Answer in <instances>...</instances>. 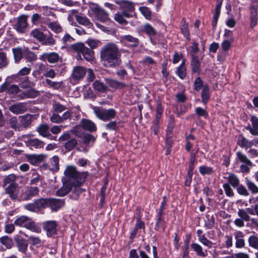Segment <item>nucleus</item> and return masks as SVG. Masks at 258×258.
I'll return each mask as SVG.
<instances>
[{
    "mask_svg": "<svg viewBox=\"0 0 258 258\" xmlns=\"http://www.w3.org/2000/svg\"><path fill=\"white\" fill-rule=\"evenodd\" d=\"M120 54L114 43H109L100 50V57L103 65L106 67H115L120 63Z\"/></svg>",
    "mask_w": 258,
    "mask_h": 258,
    "instance_id": "f257e3e1",
    "label": "nucleus"
},
{
    "mask_svg": "<svg viewBox=\"0 0 258 258\" xmlns=\"http://www.w3.org/2000/svg\"><path fill=\"white\" fill-rule=\"evenodd\" d=\"M64 174L69 180L72 181V189L71 190L76 194L79 195L82 192L80 186L84 180V175L78 172L76 168L73 166L67 167Z\"/></svg>",
    "mask_w": 258,
    "mask_h": 258,
    "instance_id": "f03ea898",
    "label": "nucleus"
},
{
    "mask_svg": "<svg viewBox=\"0 0 258 258\" xmlns=\"http://www.w3.org/2000/svg\"><path fill=\"white\" fill-rule=\"evenodd\" d=\"M94 112L99 119L104 121L114 118L116 115V111L113 108L106 109L101 107H95Z\"/></svg>",
    "mask_w": 258,
    "mask_h": 258,
    "instance_id": "7ed1b4c3",
    "label": "nucleus"
},
{
    "mask_svg": "<svg viewBox=\"0 0 258 258\" xmlns=\"http://www.w3.org/2000/svg\"><path fill=\"white\" fill-rule=\"evenodd\" d=\"M31 35L41 42L43 44L52 45L54 43V40L51 36H47L39 29H35L31 33Z\"/></svg>",
    "mask_w": 258,
    "mask_h": 258,
    "instance_id": "20e7f679",
    "label": "nucleus"
},
{
    "mask_svg": "<svg viewBox=\"0 0 258 258\" xmlns=\"http://www.w3.org/2000/svg\"><path fill=\"white\" fill-rule=\"evenodd\" d=\"M22 140L23 141L26 145L31 148H41L43 147L44 144L37 139L32 138L29 135H25L22 136Z\"/></svg>",
    "mask_w": 258,
    "mask_h": 258,
    "instance_id": "39448f33",
    "label": "nucleus"
},
{
    "mask_svg": "<svg viewBox=\"0 0 258 258\" xmlns=\"http://www.w3.org/2000/svg\"><path fill=\"white\" fill-rule=\"evenodd\" d=\"M91 9L94 13L95 18L100 22H104L108 19L107 14L97 5H93Z\"/></svg>",
    "mask_w": 258,
    "mask_h": 258,
    "instance_id": "423d86ee",
    "label": "nucleus"
},
{
    "mask_svg": "<svg viewBox=\"0 0 258 258\" xmlns=\"http://www.w3.org/2000/svg\"><path fill=\"white\" fill-rule=\"evenodd\" d=\"M6 192L9 195L12 199H16L18 197H20L22 195V191L20 190L18 185L16 183H12L10 184L6 188Z\"/></svg>",
    "mask_w": 258,
    "mask_h": 258,
    "instance_id": "0eeeda50",
    "label": "nucleus"
},
{
    "mask_svg": "<svg viewBox=\"0 0 258 258\" xmlns=\"http://www.w3.org/2000/svg\"><path fill=\"white\" fill-rule=\"evenodd\" d=\"M21 191V199L28 200L36 196L38 194L39 189L37 187H27L24 189H22Z\"/></svg>",
    "mask_w": 258,
    "mask_h": 258,
    "instance_id": "6e6552de",
    "label": "nucleus"
},
{
    "mask_svg": "<svg viewBox=\"0 0 258 258\" xmlns=\"http://www.w3.org/2000/svg\"><path fill=\"white\" fill-rule=\"evenodd\" d=\"M173 127V122H170L167 127V134H166V154L168 155L170 152L172 145V130Z\"/></svg>",
    "mask_w": 258,
    "mask_h": 258,
    "instance_id": "1a4fd4ad",
    "label": "nucleus"
},
{
    "mask_svg": "<svg viewBox=\"0 0 258 258\" xmlns=\"http://www.w3.org/2000/svg\"><path fill=\"white\" fill-rule=\"evenodd\" d=\"M20 91V89L16 85H10L7 82L0 86V92H6L10 95H16Z\"/></svg>",
    "mask_w": 258,
    "mask_h": 258,
    "instance_id": "9d476101",
    "label": "nucleus"
},
{
    "mask_svg": "<svg viewBox=\"0 0 258 258\" xmlns=\"http://www.w3.org/2000/svg\"><path fill=\"white\" fill-rule=\"evenodd\" d=\"M42 225L48 236L51 237L56 234L57 224L55 221H47L44 222L43 223Z\"/></svg>",
    "mask_w": 258,
    "mask_h": 258,
    "instance_id": "9b49d317",
    "label": "nucleus"
},
{
    "mask_svg": "<svg viewBox=\"0 0 258 258\" xmlns=\"http://www.w3.org/2000/svg\"><path fill=\"white\" fill-rule=\"evenodd\" d=\"M27 17L24 15L20 16L17 19L16 24L15 25V29L20 33H23L27 26Z\"/></svg>",
    "mask_w": 258,
    "mask_h": 258,
    "instance_id": "f8f14e48",
    "label": "nucleus"
},
{
    "mask_svg": "<svg viewBox=\"0 0 258 258\" xmlns=\"http://www.w3.org/2000/svg\"><path fill=\"white\" fill-rule=\"evenodd\" d=\"M48 207L52 211H56L63 206L64 202L60 199H48Z\"/></svg>",
    "mask_w": 258,
    "mask_h": 258,
    "instance_id": "ddd939ff",
    "label": "nucleus"
},
{
    "mask_svg": "<svg viewBox=\"0 0 258 258\" xmlns=\"http://www.w3.org/2000/svg\"><path fill=\"white\" fill-rule=\"evenodd\" d=\"M39 59L43 60H47L49 63H53L58 61L59 55L57 53H44L40 55Z\"/></svg>",
    "mask_w": 258,
    "mask_h": 258,
    "instance_id": "4468645a",
    "label": "nucleus"
},
{
    "mask_svg": "<svg viewBox=\"0 0 258 258\" xmlns=\"http://www.w3.org/2000/svg\"><path fill=\"white\" fill-rule=\"evenodd\" d=\"M120 39L123 43L130 46L136 47L139 44V40L137 38L130 35L122 36Z\"/></svg>",
    "mask_w": 258,
    "mask_h": 258,
    "instance_id": "2eb2a0df",
    "label": "nucleus"
},
{
    "mask_svg": "<svg viewBox=\"0 0 258 258\" xmlns=\"http://www.w3.org/2000/svg\"><path fill=\"white\" fill-rule=\"evenodd\" d=\"M10 110L14 114H18L24 113L27 108L24 103H17L9 107Z\"/></svg>",
    "mask_w": 258,
    "mask_h": 258,
    "instance_id": "dca6fc26",
    "label": "nucleus"
},
{
    "mask_svg": "<svg viewBox=\"0 0 258 258\" xmlns=\"http://www.w3.org/2000/svg\"><path fill=\"white\" fill-rule=\"evenodd\" d=\"M86 74V69L84 67L78 66L74 68L72 77L75 80H81L84 77Z\"/></svg>",
    "mask_w": 258,
    "mask_h": 258,
    "instance_id": "f3484780",
    "label": "nucleus"
},
{
    "mask_svg": "<svg viewBox=\"0 0 258 258\" xmlns=\"http://www.w3.org/2000/svg\"><path fill=\"white\" fill-rule=\"evenodd\" d=\"M72 189V181H69L63 183V186L56 192L57 196L63 197L66 195Z\"/></svg>",
    "mask_w": 258,
    "mask_h": 258,
    "instance_id": "a211bd4d",
    "label": "nucleus"
},
{
    "mask_svg": "<svg viewBox=\"0 0 258 258\" xmlns=\"http://www.w3.org/2000/svg\"><path fill=\"white\" fill-rule=\"evenodd\" d=\"M117 4L120 6V8L123 10V12H126L128 13L133 12L134 10V6L133 3L125 1H119Z\"/></svg>",
    "mask_w": 258,
    "mask_h": 258,
    "instance_id": "6ab92c4d",
    "label": "nucleus"
},
{
    "mask_svg": "<svg viewBox=\"0 0 258 258\" xmlns=\"http://www.w3.org/2000/svg\"><path fill=\"white\" fill-rule=\"evenodd\" d=\"M236 240L235 246L238 248H243L245 245V241L243 239V234L241 231H236L234 234Z\"/></svg>",
    "mask_w": 258,
    "mask_h": 258,
    "instance_id": "aec40b11",
    "label": "nucleus"
},
{
    "mask_svg": "<svg viewBox=\"0 0 258 258\" xmlns=\"http://www.w3.org/2000/svg\"><path fill=\"white\" fill-rule=\"evenodd\" d=\"M39 95L38 91L34 89H30L22 92L19 97L21 99L33 98L37 97Z\"/></svg>",
    "mask_w": 258,
    "mask_h": 258,
    "instance_id": "412c9836",
    "label": "nucleus"
},
{
    "mask_svg": "<svg viewBox=\"0 0 258 258\" xmlns=\"http://www.w3.org/2000/svg\"><path fill=\"white\" fill-rule=\"evenodd\" d=\"M37 131L39 134L44 137H47L51 140H55L56 139V137L52 136L49 132L48 127L47 125L42 124L40 125L38 128Z\"/></svg>",
    "mask_w": 258,
    "mask_h": 258,
    "instance_id": "4be33fe9",
    "label": "nucleus"
},
{
    "mask_svg": "<svg viewBox=\"0 0 258 258\" xmlns=\"http://www.w3.org/2000/svg\"><path fill=\"white\" fill-rule=\"evenodd\" d=\"M93 89L100 93L105 92L107 90V86L103 82L98 80H96L92 84Z\"/></svg>",
    "mask_w": 258,
    "mask_h": 258,
    "instance_id": "5701e85b",
    "label": "nucleus"
},
{
    "mask_svg": "<svg viewBox=\"0 0 258 258\" xmlns=\"http://www.w3.org/2000/svg\"><path fill=\"white\" fill-rule=\"evenodd\" d=\"M81 125L84 130L90 132L95 131L96 130L94 123L89 119H83L81 121Z\"/></svg>",
    "mask_w": 258,
    "mask_h": 258,
    "instance_id": "b1692460",
    "label": "nucleus"
},
{
    "mask_svg": "<svg viewBox=\"0 0 258 258\" xmlns=\"http://www.w3.org/2000/svg\"><path fill=\"white\" fill-rule=\"evenodd\" d=\"M131 14L126 12H122L121 13H118L115 14L114 19L120 24L126 23L125 18H129Z\"/></svg>",
    "mask_w": 258,
    "mask_h": 258,
    "instance_id": "393cba45",
    "label": "nucleus"
},
{
    "mask_svg": "<svg viewBox=\"0 0 258 258\" xmlns=\"http://www.w3.org/2000/svg\"><path fill=\"white\" fill-rule=\"evenodd\" d=\"M191 249L196 252L197 255L205 257L207 255V250L203 251L202 247L199 244L196 243H191L190 245Z\"/></svg>",
    "mask_w": 258,
    "mask_h": 258,
    "instance_id": "a878e982",
    "label": "nucleus"
},
{
    "mask_svg": "<svg viewBox=\"0 0 258 258\" xmlns=\"http://www.w3.org/2000/svg\"><path fill=\"white\" fill-rule=\"evenodd\" d=\"M105 81L108 86L114 89L122 88L125 86L123 83L111 79L106 78Z\"/></svg>",
    "mask_w": 258,
    "mask_h": 258,
    "instance_id": "bb28decb",
    "label": "nucleus"
},
{
    "mask_svg": "<svg viewBox=\"0 0 258 258\" xmlns=\"http://www.w3.org/2000/svg\"><path fill=\"white\" fill-rule=\"evenodd\" d=\"M84 58L88 61L93 60L94 58V52L91 49L86 47L82 53Z\"/></svg>",
    "mask_w": 258,
    "mask_h": 258,
    "instance_id": "cd10ccee",
    "label": "nucleus"
},
{
    "mask_svg": "<svg viewBox=\"0 0 258 258\" xmlns=\"http://www.w3.org/2000/svg\"><path fill=\"white\" fill-rule=\"evenodd\" d=\"M198 149L196 151V152L192 151L191 153V156L190 158V162L189 164V169L188 170V174L190 176L193 174V171L195 168V162L196 161V153L198 152Z\"/></svg>",
    "mask_w": 258,
    "mask_h": 258,
    "instance_id": "c85d7f7f",
    "label": "nucleus"
},
{
    "mask_svg": "<svg viewBox=\"0 0 258 258\" xmlns=\"http://www.w3.org/2000/svg\"><path fill=\"white\" fill-rule=\"evenodd\" d=\"M24 56L28 61H33L37 59V55L28 48H24Z\"/></svg>",
    "mask_w": 258,
    "mask_h": 258,
    "instance_id": "c756f323",
    "label": "nucleus"
},
{
    "mask_svg": "<svg viewBox=\"0 0 258 258\" xmlns=\"http://www.w3.org/2000/svg\"><path fill=\"white\" fill-rule=\"evenodd\" d=\"M16 62H19L24 56V49L20 47L14 48L12 50Z\"/></svg>",
    "mask_w": 258,
    "mask_h": 258,
    "instance_id": "7c9ffc66",
    "label": "nucleus"
},
{
    "mask_svg": "<svg viewBox=\"0 0 258 258\" xmlns=\"http://www.w3.org/2000/svg\"><path fill=\"white\" fill-rule=\"evenodd\" d=\"M209 88L208 87V86L204 85L203 86L201 94L202 102L204 104H206L207 103L209 99Z\"/></svg>",
    "mask_w": 258,
    "mask_h": 258,
    "instance_id": "2f4dec72",
    "label": "nucleus"
},
{
    "mask_svg": "<svg viewBox=\"0 0 258 258\" xmlns=\"http://www.w3.org/2000/svg\"><path fill=\"white\" fill-rule=\"evenodd\" d=\"M30 218L26 216H21L17 218L15 221V224L17 226L25 227Z\"/></svg>",
    "mask_w": 258,
    "mask_h": 258,
    "instance_id": "473e14b6",
    "label": "nucleus"
},
{
    "mask_svg": "<svg viewBox=\"0 0 258 258\" xmlns=\"http://www.w3.org/2000/svg\"><path fill=\"white\" fill-rule=\"evenodd\" d=\"M48 27L54 33H58L62 31V28L57 21L49 22L47 23Z\"/></svg>",
    "mask_w": 258,
    "mask_h": 258,
    "instance_id": "72a5a7b5",
    "label": "nucleus"
},
{
    "mask_svg": "<svg viewBox=\"0 0 258 258\" xmlns=\"http://www.w3.org/2000/svg\"><path fill=\"white\" fill-rule=\"evenodd\" d=\"M86 46L82 43H76L71 45V49L78 54L82 53Z\"/></svg>",
    "mask_w": 258,
    "mask_h": 258,
    "instance_id": "f704fd0d",
    "label": "nucleus"
},
{
    "mask_svg": "<svg viewBox=\"0 0 258 258\" xmlns=\"http://www.w3.org/2000/svg\"><path fill=\"white\" fill-rule=\"evenodd\" d=\"M26 228L31 230V231L36 232V233H40L41 231V229L39 226L37 225L35 222L31 221L30 219L29 221L27 222V224L25 227Z\"/></svg>",
    "mask_w": 258,
    "mask_h": 258,
    "instance_id": "c9c22d12",
    "label": "nucleus"
},
{
    "mask_svg": "<svg viewBox=\"0 0 258 258\" xmlns=\"http://www.w3.org/2000/svg\"><path fill=\"white\" fill-rule=\"evenodd\" d=\"M33 115L27 114L21 117V124L22 126L26 127L28 126L31 123Z\"/></svg>",
    "mask_w": 258,
    "mask_h": 258,
    "instance_id": "e433bc0d",
    "label": "nucleus"
},
{
    "mask_svg": "<svg viewBox=\"0 0 258 258\" xmlns=\"http://www.w3.org/2000/svg\"><path fill=\"white\" fill-rule=\"evenodd\" d=\"M192 61H191V66L192 67L193 72L197 73L199 72L200 69V60L198 56H197L195 54H192Z\"/></svg>",
    "mask_w": 258,
    "mask_h": 258,
    "instance_id": "4c0bfd02",
    "label": "nucleus"
},
{
    "mask_svg": "<svg viewBox=\"0 0 258 258\" xmlns=\"http://www.w3.org/2000/svg\"><path fill=\"white\" fill-rule=\"evenodd\" d=\"M129 258H150L144 251H140L138 255L136 249H132L130 252Z\"/></svg>",
    "mask_w": 258,
    "mask_h": 258,
    "instance_id": "58836bf2",
    "label": "nucleus"
},
{
    "mask_svg": "<svg viewBox=\"0 0 258 258\" xmlns=\"http://www.w3.org/2000/svg\"><path fill=\"white\" fill-rule=\"evenodd\" d=\"M30 243L34 246L36 247H40L43 244V241L41 240L38 237L34 236H30L29 238Z\"/></svg>",
    "mask_w": 258,
    "mask_h": 258,
    "instance_id": "ea45409f",
    "label": "nucleus"
},
{
    "mask_svg": "<svg viewBox=\"0 0 258 258\" xmlns=\"http://www.w3.org/2000/svg\"><path fill=\"white\" fill-rule=\"evenodd\" d=\"M213 168L206 165H202L199 167V172L202 175H210L213 173Z\"/></svg>",
    "mask_w": 258,
    "mask_h": 258,
    "instance_id": "a19ab883",
    "label": "nucleus"
},
{
    "mask_svg": "<svg viewBox=\"0 0 258 258\" xmlns=\"http://www.w3.org/2000/svg\"><path fill=\"white\" fill-rule=\"evenodd\" d=\"M176 74L181 79H183L186 75V69L184 65V62H182L181 64L177 68L176 70Z\"/></svg>",
    "mask_w": 258,
    "mask_h": 258,
    "instance_id": "79ce46f5",
    "label": "nucleus"
},
{
    "mask_svg": "<svg viewBox=\"0 0 258 258\" xmlns=\"http://www.w3.org/2000/svg\"><path fill=\"white\" fill-rule=\"evenodd\" d=\"M142 30L149 36H153L156 34V31L154 28L150 24H146L142 27Z\"/></svg>",
    "mask_w": 258,
    "mask_h": 258,
    "instance_id": "37998d69",
    "label": "nucleus"
},
{
    "mask_svg": "<svg viewBox=\"0 0 258 258\" xmlns=\"http://www.w3.org/2000/svg\"><path fill=\"white\" fill-rule=\"evenodd\" d=\"M50 169L53 171H56L58 169L59 159L58 157L53 156L50 161Z\"/></svg>",
    "mask_w": 258,
    "mask_h": 258,
    "instance_id": "c03bdc74",
    "label": "nucleus"
},
{
    "mask_svg": "<svg viewBox=\"0 0 258 258\" xmlns=\"http://www.w3.org/2000/svg\"><path fill=\"white\" fill-rule=\"evenodd\" d=\"M227 180L229 184L233 187H236L239 183V180L234 174H230L227 177Z\"/></svg>",
    "mask_w": 258,
    "mask_h": 258,
    "instance_id": "a18cd8bd",
    "label": "nucleus"
},
{
    "mask_svg": "<svg viewBox=\"0 0 258 258\" xmlns=\"http://www.w3.org/2000/svg\"><path fill=\"white\" fill-rule=\"evenodd\" d=\"M35 201L39 211L42 209L48 207V199H40Z\"/></svg>",
    "mask_w": 258,
    "mask_h": 258,
    "instance_id": "49530a36",
    "label": "nucleus"
},
{
    "mask_svg": "<svg viewBox=\"0 0 258 258\" xmlns=\"http://www.w3.org/2000/svg\"><path fill=\"white\" fill-rule=\"evenodd\" d=\"M78 17L77 11L76 10H73L69 12L68 16V20L69 23L72 25L75 26L76 22L75 19L76 20V17Z\"/></svg>",
    "mask_w": 258,
    "mask_h": 258,
    "instance_id": "de8ad7c7",
    "label": "nucleus"
},
{
    "mask_svg": "<svg viewBox=\"0 0 258 258\" xmlns=\"http://www.w3.org/2000/svg\"><path fill=\"white\" fill-rule=\"evenodd\" d=\"M250 25L251 28L254 27L257 24V17L256 10L253 9L250 13Z\"/></svg>",
    "mask_w": 258,
    "mask_h": 258,
    "instance_id": "09e8293b",
    "label": "nucleus"
},
{
    "mask_svg": "<svg viewBox=\"0 0 258 258\" xmlns=\"http://www.w3.org/2000/svg\"><path fill=\"white\" fill-rule=\"evenodd\" d=\"M24 208L30 212L38 213L39 210L38 209L36 201H35L33 203L26 204L24 206Z\"/></svg>",
    "mask_w": 258,
    "mask_h": 258,
    "instance_id": "8fccbe9b",
    "label": "nucleus"
},
{
    "mask_svg": "<svg viewBox=\"0 0 258 258\" xmlns=\"http://www.w3.org/2000/svg\"><path fill=\"white\" fill-rule=\"evenodd\" d=\"M236 157L243 164L248 163V164H252L251 162L248 159L247 156L240 152L236 153Z\"/></svg>",
    "mask_w": 258,
    "mask_h": 258,
    "instance_id": "3c124183",
    "label": "nucleus"
},
{
    "mask_svg": "<svg viewBox=\"0 0 258 258\" xmlns=\"http://www.w3.org/2000/svg\"><path fill=\"white\" fill-rule=\"evenodd\" d=\"M76 20L81 25L87 26H91L89 20L86 17L78 15V17H76Z\"/></svg>",
    "mask_w": 258,
    "mask_h": 258,
    "instance_id": "603ef678",
    "label": "nucleus"
},
{
    "mask_svg": "<svg viewBox=\"0 0 258 258\" xmlns=\"http://www.w3.org/2000/svg\"><path fill=\"white\" fill-rule=\"evenodd\" d=\"M86 43L92 49L96 48L101 45V42L99 40L90 38L86 41Z\"/></svg>",
    "mask_w": 258,
    "mask_h": 258,
    "instance_id": "864d4df0",
    "label": "nucleus"
},
{
    "mask_svg": "<svg viewBox=\"0 0 258 258\" xmlns=\"http://www.w3.org/2000/svg\"><path fill=\"white\" fill-rule=\"evenodd\" d=\"M139 10L146 19L150 20L151 19V12L149 8L146 7H141L139 8Z\"/></svg>",
    "mask_w": 258,
    "mask_h": 258,
    "instance_id": "5fc2aeb1",
    "label": "nucleus"
},
{
    "mask_svg": "<svg viewBox=\"0 0 258 258\" xmlns=\"http://www.w3.org/2000/svg\"><path fill=\"white\" fill-rule=\"evenodd\" d=\"M249 245L258 250V238L255 236H250L248 238Z\"/></svg>",
    "mask_w": 258,
    "mask_h": 258,
    "instance_id": "6e6d98bb",
    "label": "nucleus"
},
{
    "mask_svg": "<svg viewBox=\"0 0 258 258\" xmlns=\"http://www.w3.org/2000/svg\"><path fill=\"white\" fill-rule=\"evenodd\" d=\"M34 85L35 83L30 81L28 77H25L20 83L21 87L23 88H31Z\"/></svg>",
    "mask_w": 258,
    "mask_h": 258,
    "instance_id": "4d7b16f0",
    "label": "nucleus"
},
{
    "mask_svg": "<svg viewBox=\"0 0 258 258\" xmlns=\"http://www.w3.org/2000/svg\"><path fill=\"white\" fill-rule=\"evenodd\" d=\"M238 216L244 221H249L250 217L247 212L244 209H239L237 212Z\"/></svg>",
    "mask_w": 258,
    "mask_h": 258,
    "instance_id": "13d9d810",
    "label": "nucleus"
},
{
    "mask_svg": "<svg viewBox=\"0 0 258 258\" xmlns=\"http://www.w3.org/2000/svg\"><path fill=\"white\" fill-rule=\"evenodd\" d=\"M1 242L5 245L7 248H10L12 245V240L8 236H4L0 238Z\"/></svg>",
    "mask_w": 258,
    "mask_h": 258,
    "instance_id": "bf43d9fd",
    "label": "nucleus"
},
{
    "mask_svg": "<svg viewBox=\"0 0 258 258\" xmlns=\"http://www.w3.org/2000/svg\"><path fill=\"white\" fill-rule=\"evenodd\" d=\"M234 41L228 39H224L221 43V47L224 51H227L231 47L232 43Z\"/></svg>",
    "mask_w": 258,
    "mask_h": 258,
    "instance_id": "052dcab7",
    "label": "nucleus"
},
{
    "mask_svg": "<svg viewBox=\"0 0 258 258\" xmlns=\"http://www.w3.org/2000/svg\"><path fill=\"white\" fill-rule=\"evenodd\" d=\"M246 183L248 189L252 192V193H258V187L255 184V183L249 180H246Z\"/></svg>",
    "mask_w": 258,
    "mask_h": 258,
    "instance_id": "680f3d73",
    "label": "nucleus"
},
{
    "mask_svg": "<svg viewBox=\"0 0 258 258\" xmlns=\"http://www.w3.org/2000/svg\"><path fill=\"white\" fill-rule=\"evenodd\" d=\"M17 176L14 174H11L7 176L4 179V184L5 185L7 184H11L15 183L14 182L17 179Z\"/></svg>",
    "mask_w": 258,
    "mask_h": 258,
    "instance_id": "e2e57ef3",
    "label": "nucleus"
},
{
    "mask_svg": "<svg viewBox=\"0 0 258 258\" xmlns=\"http://www.w3.org/2000/svg\"><path fill=\"white\" fill-rule=\"evenodd\" d=\"M199 241L206 246L210 248L212 247V242L208 240L205 236H200L199 238Z\"/></svg>",
    "mask_w": 258,
    "mask_h": 258,
    "instance_id": "0e129e2a",
    "label": "nucleus"
},
{
    "mask_svg": "<svg viewBox=\"0 0 258 258\" xmlns=\"http://www.w3.org/2000/svg\"><path fill=\"white\" fill-rule=\"evenodd\" d=\"M239 145L241 147L245 148L247 149L249 148H250L252 146L253 143L252 142L247 140L244 138H243L241 139Z\"/></svg>",
    "mask_w": 258,
    "mask_h": 258,
    "instance_id": "69168bd1",
    "label": "nucleus"
},
{
    "mask_svg": "<svg viewBox=\"0 0 258 258\" xmlns=\"http://www.w3.org/2000/svg\"><path fill=\"white\" fill-rule=\"evenodd\" d=\"M77 141L75 139H70L65 144V147L68 150H72L77 145Z\"/></svg>",
    "mask_w": 258,
    "mask_h": 258,
    "instance_id": "338daca9",
    "label": "nucleus"
},
{
    "mask_svg": "<svg viewBox=\"0 0 258 258\" xmlns=\"http://www.w3.org/2000/svg\"><path fill=\"white\" fill-rule=\"evenodd\" d=\"M250 204H255L254 206V211L255 214L258 216V197H251L249 200Z\"/></svg>",
    "mask_w": 258,
    "mask_h": 258,
    "instance_id": "774afa93",
    "label": "nucleus"
}]
</instances>
